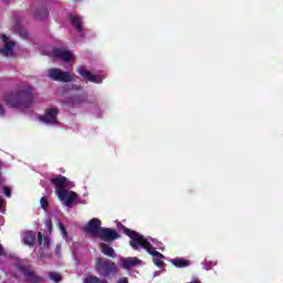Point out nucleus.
Listing matches in <instances>:
<instances>
[{
  "label": "nucleus",
  "instance_id": "obj_2",
  "mask_svg": "<svg viewBox=\"0 0 283 283\" xmlns=\"http://www.w3.org/2000/svg\"><path fill=\"white\" fill-rule=\"evenodd\" d=\"M4 101L10 107H18V109H28L34 101V91L29 87L19 93H9L6 95Z\"/></svg>",
  "mask_w": 283,
  "mask_h": 283
},
{
  "label": "nucleus",
  "instance_id": "obj_33",
  "mask_svg": "<svg viewBox=\"0 0 283 283\" xmlns=\"http://www.w3.org/2000/svg\"><path fill=\"white\" fill-rule=\"evenodd\" d=\"M3 224V218L0 217V226Z\"/></svg>",
  "mask_w": 283,
  "mask_h": 283
},
{
  "label": "nucleus",
  "instance_id": "obj_8",
  "mask_svg": "<svg viewBox=\"0 0 283 283\" xmlns=\"http://www.w3.org/2000/svg\"><path fill=\"white\" fill-rule=\"evenodd\" d=\"M17 269H18V271H20V273H22L24 275L27 282H30V283H42L43 282V277L36 275V272H34V271H30V270L25 269V266H23V264L18 263Z\"/></svg>",
  "mask_w": 283,
  "mask_h": 283
},
{
  "label": "nucleus",
  "instance_id": "obj_5",
  "mask_svg": "<svg viewBox=\"0 0 283 283\" xmlns=\"http://www.w3.org/2000/svg\"><path fill=\"white\" fill-rule=\"evenodd\" d=\"M102 224L103 223L101 222V219L93 218L84 227V231L85 233H88V235H92V238H98L101 231L103 230V228L101 227Z\"/></svg>",
  "mask_w": 283,
  "mask_h": 283
},
{
  "label": "nucleus",
  "instance_id": "obj_26",
  "mask_svg": "<svg viewBox=\"0 0 283 283\" xmlns=\"http://www.w3.org/2000/svg\"><path fill=\"white\" fill-rule=\"evenodd\" d=\"M3 193L7 196V198H10L12 196V190L9 187H3Z\"/></svg>",
  "mask_w": 283,
  "mask_h": 283
},
{
  "label": "nucleus",
  "instance_id": "obj_24",
  "mask_svg": "<svg viewBox=\"0 0 283 283\" xmlns=\"http://www.w3.org/2000/svg\"><path fill=\"white\" fill-rule=\"evenodd\" d=\"M59 229L62 232L63 238H67V230L65 229V226H63V223L59 222Z\"/></svg>",
  "mask_w": 283,
  "mask_h": 283
},
{
  "label": "nucleus",
  "instance_id": "obj_10",
  "mask_svg": "<svg viewBox=\"0 0 283 283\" xmlns=\"http://www.w3.org/2000/svg\"><path fill=\"white\" fill-rule=\"evenodd\" d=\"M77 73L80 76H83V78H87L91 83H103V80L105 78V75L103 73L92 74L90 71L85 70L83 66H80L77 69Z\"/></svg>",
  "mask_w": 283,
  "mask_h": 283
},
{
  "label": "nucleus",
  "instance_id": "obj_29",
  "mask_svg": "<svg viewBox=\"0 0 283 283\" xmlns=\"http://www.w3.org/2000/svg\"><path fill=\"white\" fill-rule=\"evenodd\" d=\"M20 35L22 39H28V32L27 31H21Z\"/></svg>",
  "mask_w": 283,
  "mask_h": 283
},
{
  "label": "nucleus",
  "instance_id": "obj_22",
  "mask_svg": "<svg viewBox=\"0 0 283 283\" xmlns=\"http://www.w3.org/2000/svg\"><path fill=\"white\" fill-rule=\"evenodd\" d=\"M38 242L39 244H43L44 242L45 247H50V239L48 238L43 239V234L41 232L38 233Z\"/></svg>",
  "mask_w": 283,
  "mask_h": 283
},
{
  "label": "nucleus",
  "instance_id": "obj_27",
  "mask_svg": "<svg viewBox=\"0 0 283 283\" xmlns=\"http://www.w3.org/2000/svg\"><path fill=\"white\" fill-rule=\"evenodd\" d=\"M40 205H41L42 209H45V207H48V199L45 197H42L40 199Z\"/></svg>",
  "mask_w": 283,
  "mask_h": 283
},
{
  "label": "nucleus",
  "instance_id": "obj_20",
  "mask_svg": "<svg viewBox=\"0 0 283 283\" xmlns=\"http://www.w3.org/2000/svg\"><path fill=\"white\" fill-rule=\"evenodd\" d=\"M49 14L50 12H48V9H41L36 12L35 19H38L39 21H43V19H48Z\"/></svg>",
  "mask_w": 283,
  "mask_h": 283
},
{
  "label": "nucleus",
  "instance_id": "obj_25",
  "mask_svg": "<svg viewBox=\"0 0 283 283\" xmlns=\"http://www.w3.org/2000/svg\"><path fill=\"white\" fill-rule=\"evenodd\" d=\"M45 227L49 233H52V219H45Z\"/></svg>",
  "mask_w": 283,
  "mask_h": 283
},
{
  "label": "nucleus",
  "instance_id": "obj_4",
  "mask_svg": "<svg viewBox=\"0 0 283 283\" xmlns=\"http://www.w3.org/2000/svg\"><path fill=\"white\" fill-rule=\"evenodd\" d=\"M48 74L49 78H52V81H59L60 83H71V81L74 78V74L64 72L60 69H50Z\"/></svg>",
  "mask_w": 283,
  "mask_h": 283
},
{
  "label": "nucleus",
  "instance_id": "obj_13",
  "mask_svg": "<svg viewBox=\"0 0 283 283\" xmlns=\"http://www.w3.org/2000/svg\"><path fill=\"white\" fill-rule=\"evenodd\" d=\"M69 182L67 178L61 175L55 178H51V184L56 187L57 191H65L69 187Z\"/></svg>",
  "mask_w": 283,
  "mask_h": 283
},
{
  "label": "nucleus",
  "instance_id": "obj_11",
  "mask_svg": "<svg viewBox=\"0 0 283 283\" xmlns=\"http://www.w3.org/2000/svg\"><path fill=\"white\" fill-rule=\"evenodd\" d=\"M97 238H99V240H104V242H114V240H118L120 235L116 230H112L109 228H102Z\"/></svg>",
  "mask_w": 283,
  "mask_h": 283
},
{
  "label": "nucleus",
  "instance_id": "obj_28",
  "mask_svg": "<svg viewBox=\"0 0 283 283\" xmlns=\"http://www.w3.org/2000/svg\"><path fill=\"white\" fill-rule=\"evenodd\" d=\"M3 197L0 196V213H3Z\"/></svg>",
  "mask_w": 283,
  "mask_h": 283
},
{
  "label": "nucleus",
  "instance_id": "obj_31",
  "mask_svg": "<svg viewBox=\"0 0 283 283\" xmlns=\"http://www.w3.org/2000/svg\"><path fill=\"white\" fill-rule=\"evenodd\" d=\"M0 116H6V109L0 105Z\"/></svg>",
  "mask_w": 283,
  "mask_h": 283
},
{
  "label": "nucleus",
  "instance_id": "obj_16",
  "mask_svg": "<svg viewBox=\"0 0 283 283\" xmlns=\"http://www.w3.org/2000/svg\"><path fill=\"white\" fill-rule=\"evenodd\" d=\"M70 20L73 23V28L83 36V18L78 15L71 14Z\"/></svg>",
  "mask_w": 283,
  "mask_h": 283
},
{
  "label": "nucleus",
  "instance_id": "obj_1",
  "mask_svg": "<svg viewBox=\"0 0 283 283\" xmlns=\"http://www.w3.org/2000/svg\"><path fill=\"white\" fill-rule=\"evenodd\" d=\"M117 228L119 231H123L125 235H128V238H130L129 244L132 249H134L135 251H140V249H145L147 253L153 255V262L154 264H156V266H165V261H163L165 260V255L156 251V249H159V251H165V245H163L161 242L157 241L151 237L145 238L143 234L133 231L129 228H126L122 223H118Z\"/></svg>",
  "mask_w": 283,
  "mask_h": 283
},
{
  "label": "nucleus",
  "instance_id": "obj_15",
  "mask_svg": "<svg viewBox=\"0 0 283 283\" xmlns=\"http://www.w3.org/2000/svg\"><path fill=\"white\" fill-rule=\"evenodd\" d=\"M87 101V96L85 95H74L66 99V105H71L73 107H78V105H83Z\"/></svg>",
  "mask_w": 283,
  "mask_h": 283
},
{
  "label": "nucleus",
  "instance_id": "obj_17",
  "mask_svg": "<svg viewBox=\"0 0 283 283\" xmlns=\"http://www.w3.org/2000/svg\"><path fill=\"white\" fill-rule=\"evenodd\" d=\"M34 240H36V233L33 231H28L22 234V242L28 247H32V244H34Z\"/></svg>",
  "mask_w": 283,
  "mask_h": 283
},
{
  "label": "nucleus",
  "instance_id": "obj_34",
  "mask_svg": "<svg viewBox=\"0 0 283 283\" xmlns=\"http://www.w3.org/2000/svg\"><path fill=\"white\" fill-rule=\"evenodd\" d=\"M156 275H158L157 273L154 274V276L156 277Z\"/></svg>",
  "mask_w": 283,
  "mask_h": 283
},
{
  "label": "nucleus",
  "instance_id": "obj_7",
  "mask_svg": "<svg viewBox=\"0 0 283 283\" xmlns=\"http://www.w3.org/2000/svg\"><path fill=\"white\" fill-rule=\"evenodd\" d=\"M56 116H59V108L51 107L46 109L44 115L40 116L39 120L44 123V125H59Z\"/></svg>",
  "mask_w": 283,
  "mask_h": 283
},
{
  "label": "nucleus",
  "instance_id": "obj_21",
  "mask_svg": "<svg viewBox=\"0 0 283 283\" xmlns=\"http://www.w3.org/2000/svg\"><path fill=\"white\" fill-rule=\"evenodd\" d=\"M203 269L206 271H211L213 269V266H216V264H218V262H213V261H203Z\"/></svg>",
  "mask_w": 283,
  "mask_h": 283
},
{
  "label": "nucleus",
  "instance_id": "obj_23",
  "mask_svg": "<svg viewBox=\"0 0 283 283\" xmlns=\"http://www.w3.org/2000/svg\"><path fill=\"white\" fill-rule=\"evenodd\" d=\"M49 277L50 280H52V282H61V274L56 273V272H51L49 273Z\"/></svg>",
  "mask_w": 283,
  "mask_h": 283
},
{
  "label": "nucleus",
  "instance_id": "obj_18",
  "mask_svg": "<svg viewBox=\"0 0 283 283\" xmlns=\"http://www.w3.org/2000/svg\"><path fill=\"white\" fill-rule=\"evenodd\" d=\"M99 247L104 255H107L108 258H116V251H114V248L109 247V244L101 243Z\"/></svg>",
  "mask_w": 283,
  "mask_h": 283
},
{
  "label": "nucleus",
  "instance_id": "obj_19",
  "mask_svg": "<svg viewBox=\"0 0 283 283\" xmlns=\"http://www.w3.org/2000/svg\"><path fill=\"white\" fill-rule=\"evenodd\" d=\"M170 262L174 266H177V269H185V266H189V264H191L189 260H185L182 258L171 259Z\"/></svg>",
  "mask_w": 283,
  "mask_h": 283
},
{
  "label": "nucleus",
  "instance_id": "obj_12",
  "mask_svg": "<svg viewBox=\"0 0 283 283\" xmlns=\"http://www.w3.org/2000/svg\"><path fill=\"white\" fill-rule=\"evenodd\" d=\"M142 263H143V261H140V259H138L136 256L119 259V266L125 270L134 269V266H139V264H142Z\"/></svg>",
  "mask_w": 283,
  "mask_h": 283
},
{
  "label": "nucleus",
  "instance_id": "obj_9",
  "mask_svg": "<svg viewBox=\"0 0 283 283\" xmlns=\"http://www.w3.org/2000/svg\"><path fill=\"white\" fill-rule=\"evenodd\" d=\"M1 40L4 43V46L0 49V54L2 56H14V45H17V42L10 40L6 34L1 35Z\"/></svg>",
  "mask_w": 283,
  "mask_h": 283
},
{
  "label": "nucleus",
  "instance_id": "obj_32",
  "mask_svg": "<svg viewBox=\"0 0 283 283\" xmlns=\"http://www.w3.org/2000/svg\"><path fill=\"white\" fill-rule=\"evenodd\" d=\"M3 255V245L0 243V256Z\"/></svg>",
  "mask_w": 283,
  "mask_h": 283
},
{
  "label": "nucleus",
  "instance_id": "obj_14",
  "mask_svg": "<svg viewBox=\"0 0 283 283\" xmlns=\"http://www.w3.org/2000/svg\"><path fill=\"white\" fill-rule=\"evenodd\" d=\"M53 56L55 59H60V61H72V59H74L72 51H67L65 49H54Z\"/></svg>",
  "mask_w": 283,
  "mask_h": 283
},
{
  "label": "nucleus",
  "instance_id": "obj_30",
  "mask_svg": "<svg viewBox=\"0 0 283 283\" xmlns=\"http://www.w3.org/2000/svg\"><path fill=\"white\" fill-rule=\"evenodd\" d=\"M117 283H129V282L127 281V277H122L117 281Z\"/></svg>",
  "mask_w": 283,
  "mask_h": 283
},
{
  "label": "nucleus",
  "instance_id": "obj_6",
  "mask_svg": "<svg viewBox=\"0 0 283 283\" xmlns=\"http://www.w3.org/2000/svg\"><path fill=\"white\" fill-rule=\"evenodd\" d=\"M56 195L59 200L65 206V207H72L74 202L76 201V198H78V195L74 191L66 190H56Z\"/></svg>",
  "mask_w": 283,
  "mask_h": 283
},
{
  "label": "nucleus",
  "instance_id": "obj_3",
  "mask_svg": "<svg viewBox=\"0 0 283 283\" xmlns=\"http://www.w3.org/2000/svg\"><path fill=\"white\" fill-rule=\"evenodd\" d=\"M95 271H97L98 275L102 277H109L111 275H116L118 273V265L112 260L96 258Z\"/></svg>",
  "mask_w": 283,
  "mask_h": 283
}]
</instances>
